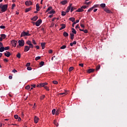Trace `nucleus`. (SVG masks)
I'll list each match as a JSON object with an SVG mask.
<instances>
[{
    "label": "nucleus",
    "mask_w": 127,
    "mask_h": 127,
    "mask_svg": "<svg viewBox=\"0 0 127 127\" xmlns=\"http://www.w3.org/2000/svg\"><path fill=\"white\" fill-rule=\"evenodd\" d=\"M46 43H42L41 44V45L42 46V49H44V48H45V45H46Z\"/></svg>",
    "instance_id": "obj_15"
},
{
    "label": "nucleus",
    "mask_w": 127,
    "mask_h": 127,
    "mask_svg": "<svg viewBox=\"0 0 127 127\" xmlns=\"http://www.w3.org/2000/svg\"><path fill=\"white\" fill-rule=\"evenodd\" d=\"M70 8H71V9H70V11H71V12H72V11H73L75 9V8L73 7H71Z\"/></svg>",
    "instance_id": "obj_54"
},
{
    "label": "nucleus",
    "mask_w": 127,
    "mask_h": 127,
    "mask_svg": "<svg viewBox=\"0 0 127 127\" xmlns=\"http://www.w3.org/2000/svg\"><path fill=\"white\" fill-rule=\"evenodd\" d=\"M4 62H8V60L6 59H4L3 60Z\"/></svg>",
    "instance_id": "obj_62"
},
{
    "label": "nucleus",
    "mask_w": 127,
    "mask_h": 127,
    "mask_svg": "<svg viewBox=\"0 0 127 127\" xmlns=\"http://www.w3.org/2000/svg\"><path fill=\"white\" fill-rule=\"evenodd\" d=\"M95 71L94 69H89L88 70L87 72L88 73H93Z\"/></svg>",
    "instance_id": "obj_17"
},
{
    "label": "nucleus",
    "mask_w": 127,
    "mask_h": 127,
    "mask_svg": "<svg viewBox=\"0 0 127 127\" xmlns=\"http://www.w3.org/2000/svg\"><path fill=\"white\" fill-rule=\"evenodd\" d=\"M41 30L43 31V32H44V33H45L44 28H42Z\"/></svg>",
    "instance_id": "obj_63"
},
{
    "label": "nucleus",
    "mask_w": 127,
    "mask_h": 127,
    "mask_svg": "<svg viewBox=\"0 0 127 127\" xmlns=\"http://www.w3.org/2000/svg\"><path fill=\"white\" fill-rule=\"evenodd\" d=\"M0 36L2 39H4L5 37H6V35H5L4 34H2L0 35Z\"/></svg>",
    "instance_id": "obj_23"
},
{
    "label": "nucleus",
    "mask_w": 127,
    "mask_h": 127,
    "mask_svg": "<svg viewBox=\"0 0 127 127\" xmlns=\"http://www.w3.org/2000/svg\"><path fill=\"white\" fill-rule=\"evenodd\" d=\"M37 19H38V16H35L34 17L31 18V20H32L33 21H36Z\"/></svg>",
    "instance_id": "obj_11"
},
{
    "label": "nucleus",
    "mask_w": 127,
    "mask_h": 127,
    "mask_svg": "<svg viewBox=\"0 0 127 127\" xmlns=\"http://www.w3.org/2000/svg\"><path fill=\"white\" fill-rule=\"evenodd\" d=\"M18 44L19 46H24V40H19L18 42Z\"/></svg>",
    "instance_id": "obj_3"
},
{
    "label": "nucleus",
    "mask_w": 127,
    "mask_h": 127,
    "mask_svg": "<svg viewBox=\"0 0 127 127\" xmlns=\"http://www.w3.org/2000/svg\"><path fill=\"white\" fill-rule=\"evenodd\" d=\"M53 84H55V85H57V84H58V81H56V80H54L53 81Z\"/></svg>",
    "instance_id": "obj_42"
},
{
    "label": "nucleus",
    "mask_w": 127,
    "mask_h": 127,
    "mask_svg": "<svg viewBox=\"0 0 127 127\" xmlns=\"http://www.w3.org/2000/svg\"><path fill=\"white\" fill-rule=\"evenodd\" d=\"M79 20H76V22H74L72 23V26L74 27V24H76V23H78V22H79Z\"/></svg>",
    "instance_id": "obj_34"
},
{
    "label": "nucleus",
    "mask_w": 127,
    "mask_h": 127,
    "mask_svg": "<svg viewBox=\"0 0 127 127\" xmlns=\"http://www.w3.org/2000/svg\"><path fill=\"white\" fill-rule=\"evenodd\" d=\"M61 3L63 4V5L66 4V3H68V1L67 0H63L61 2Z\"/></svg>",
    "instance_id": "obj_10"
},
{
    "label": "nucleus",
    "mask_w": 127,
    "mask_h": 127,
    "mask_svg": "<svg viewBox=\"0 0 127 127\" xmlns=\"http://www.w3.org/2000/svg\"><path fill=\"white\" fill-rule=\"evenodd\" d=\"M27 69L28 70V71H31V70H32V68L30 66H28Z\"/></svg>",
    "instance_id": "obj_40"
},
{
    "label": "nucleus",
    "mask_w": 127,
    "mask_h": 127,
    "mask_svg": "<svg viewBox=\"0 0 127 127\" xmlns=\"http://www.w3.org/2000/svg\"><path fill=\"white\" fill-rule=\"evenodd\" d=\"M25 89H26V90H29V89H30V86H29V85L26 86L25 87Z\"/></svg>",
    "instance_id": "obj_45"
},
{
    "label": "nucleus",
    "mask_w": 127,
    "mask_h": 127,
    "mask_svg": "<svg viewBox=\"0 0 127 127\" xmlns=\"http://www.w3.org/2000/svg\"><path fill=\"white\" fill-rule=\"evenodd\" d=\"M44 88H45L47 91H49V87L46 86V85H45Z\"/></svg>",
    "instance_id": "obj_51"
},
{
    "label": "nucleus",
    "mask_w": 127,
    "mask_h": 127,
    "mask_svg": "<svg viewBox=\"0 0 127 127\" xmlns=\"http://www.w3.org/2000/svg\"><path fill=\"white\" fill-rule=\"evenodd\" d=\"M64 36L65 37H67V36H69V34H68V33H67L66 32H64Z\"/></svg>",
    "instance_id": "obj_25"
},
{
    "label": "nucleus",
    "mask_w": 127,
    "mask_h": 127,
    "mask_svg": "<svg viewBox=\"0 0 127 127\" xmlns=\"http://www.w3.org/2000/svg\"><path fill=\"white\" fill-rule=\"evenodd\" d=\"M32 43L34 45H36L37 44V43H36V42H35V40H32Z\"/></svg>",
    "instance_id": "obj_44"
},
{
    "label": "nucleus",
    "mask_w": 127,
    "mask_h": 127,
    "mask_svg": "<svg viewBox=\"0 0 127 127\" xmlns=\"http://www.w3.org/2000/svg\"><path fill=\"white\" fill-rule=\"evenodd\" d=\"M40 66H43L44 65V62H41L40 63Z\"/></svg>",
    "instance_id": "obj_47"
},
{
    "label": "nucleus",
    "mask_w": 127,
    "mask_h": 127,
    "mask_svg": "<svg viewBox=\"0 0 127 127\" xmlns=\"http://www.w3.org/2000/svg\"><path fill=\"white\" fill-rule=\"evenodd\" d=\"M91 3H92L91 1H89L88 2H85V4H87V5L91 4Z\"/></svg>",
    "instance_id": "obj_50"
},
{
    "label": "nucleus",
    "mask_w": 127,
    "mask_h": 127,
    "mask_svg": "<svg viewBox=\"0 0 127 127\" xmlns=\"http://www.w3.org/2000/svg\"><path fill=\"white\" fill-rule=\"evenodd\" d=\"M52 9V6H50L48 7V8L47 9L46 12H48L50 10H51Z\"/></svg>",
    "instance_id": "obj_32"
},
{
    "label": "nucleus",
    "mask_w": 127,
    "mask_h": 127,
    "mask_svg": "<svg viewBox=\"0 0 127 127\" xmlns=\"http://www.w3.org/2000/svg\"><path fill=\"white\" fill-rule=\"evenodd\" d=\"M62 27L60 28V30H62V29H64V28H65L66 25L64 24H63L61 25Z\"/></svg>",
    "instance_id": "obj_14"
},
{
    "label": "nucleus",
    "mask_w": 127,
    "mask_h": 127,
    "mask_svg": "<svg viewBox=\"0 0 127 127\" xmlns=\"http://www.w3.org/2000/svg\"><path fill=\"white\" fill-rule=\"evenodd\" d=\"M34 121L35 124H37V123H38V121H39V118H38L37 116H35L34 118Z\"/></svg>",
    "instance_id": "obj_7"
},
{
    "label": "nucleus",
    "mask_w": 127,
    "mask_h": 127,
    "mask_svg": "<svg viewBox=\"0 0 127 127\" xmlns=\"http://www.w3.org/2000/svg\"><path fill=\"white\" fill-rule=\"evenodd\" d=\"M29 49H30V48H33V47H34V46H33V44H31V45H29Z\"/></svg>",
    "instance_id": "obj_37"
},
{
    "label": "nucleus",
    "mask_w": 127,
    "mask_h": 127,
    "mask_svg": "<svg viewBox=\"0 0 127 127\" xmlns=\"http://www.w3.org/2000/svg\"><path fill=\"white\" fill-rule=\"evenodd\" d=\"M16 57L18 58L19 59H20V57H21V55L20 53H18L17 55H16Z\"/></svg>",
    "instance_id": "obj_31"
},
{
    "label": "nucleus",
    "mask_w": 127,
    "mask_h": 127,
    "mask_svg": "<svg viewBox=\"0 0 127 127\" xmlns=\"http://www.w3.org/2000/svg\"><path fill=\"white\" fill-rule=\"evenodd\" d=\"M94 8H95V6H93L91 8H90L88 10V12H90V11H92V10H93V9H94Z\"/></svg>",
    "instance_id": "obj_29"
},
{
    "label": "nucleus",
    "mask_w": 127,
    "mask_h": 127,
    "mask_svg": "<svg viewBox=\"0 0 127 127\" xmlns=\"http://www.w3.org/2000/svg\"><path fill=\"white\" fill-rule=\"evenodd\" d=\"M82 11H84V9L81 7L80 8H78L77 10V12H82Z\"/></svg>",
    "instance_id": "obj_13"
},
{
    "label": "nucleus",
    "mask_w": 127,
    "mask_h": 127,
    "mask_svg": "<svg viewBox=\"0 0 127 127\" xmlns=\"http://www.w3.org/2000/svg\"><path fill=\"white\" fill-rule=\"evenodd\" d=\"M31 35L29 34V31L25 32L23 31L20 35L21 37H24V36H30Z\"/></svg>",
    "instance_id": "obj_2"
},
{
    "label": "nucleus",
    "mask_w": 127,
    "mask_h": 127,
    "mask_svg": "<svg viewBox=\"0 0 127 127\" xmlns=\"http://www.w3.org/2000/svg\"><path fill=\"white\" fill-rule=\"evenodd\" d=\"M70 9H71V8H70V7H67L66 12H69L70 11Z\"/></svg>",
    "instance_id": "obj_38"
},
{
    "label": "nucleus",
    "mask_w": 127,
    "mask_h": 127,
    "mask_svg": "<svg viewBox=\"0 0 127 127\" xmlns=\"http://www.w3.org/2000/svg\"><path fill=\"white\" fill-rule=\"evenodd\" d=\"M8 49H9V46L4 47V50H8Z\"/></svg>",
    "instance_id": "obj_43"
},
{
    "label": "nucleus",
    "mask_w": 127,
    "mask_h": 127,
    "mask_svg": "<svg viewBox=\"0 0 127 127\" xmlns=\"http://www.w3.org/2000/svg\"><path fill=\"white\" fill-rule=\"evenodd\" d=\"M67 12H65V11H62V15L63 16H65V15H66V13Z\"/></svg>",
    "instance_id": "obj_33"
},
{
    "label": "nucleus",
    "mask_w": 127,
    "mask_h": 127,
    "mask_svg": "<svg viewBox=\"0 0 127 127\" xmlns=\"http://www.w3.org/2000/svg\"><path fill=\"white\" fill-rule=\"evenodd\" d=\"M42 23V20L39 19L36 22L35 24L37 26H39V25H40V24H41Z\"/></svg>",
    "instance_id": "obj_5"
},
{
    "label": "nucleus",
    "mask_w": 127,
    "mask_h": 127,
    "mask_svg": "<svg viewBox=\"0 0 127 127\" xmlns=\"http://www.w3.org/2000/svg\"><path fill=\"white\" fill-rule=\"evenodd\" d=\"M75 28H76V29H77V28H80V26H79V24H77V25L75 26Z\"/></svg>",
    "instance_id": "obj_60"
},
{
    "label": "nucleus",
    "mask_w": 127,
    "mask_h": 127,
    "mask_svg": "<svg viewBox=\"0 0 127 127\" xmlns=\"http://www.w3.org/2000/svg\"><path fill=\"white\" fill-rule=\"evenodd\" d=\"M79 66L80 67H84V64H79Z\"/></svg>",
    "instance_id": "obj_59"
},
{
    "label": "nucleus",
    "mask_w": 127,
    "mask_h": 127,
    "mask_svg": "<svg viewBox=\"0 0 127 127\" xmlns=\"http://www.w3.org/2000/svg\"><path fill=\"white\" fill-rule=\"evenodd\" d=\"M59 112H60L59 110H57L56 112V115L57 116H58V115H59Z\"/></svg>",
    "instance_id": "obj_55"
},
{
    "label": "nucleus",
    "mask_w": 127,
    "mask_h": 127,
    "mask_svg": "<svg viewBox=\"0 0 127 127\" xmlns=\"http://www.w3.org/2000/svg\"><path fill=\"white\" fill-rule=\"evenodd\" d=\"M70 39L71 40H73V39H74V36H75V35L73 33H70Z\"/></svg>",
    "instance_id": "obj_19"
},
{
    "label": "nucleus",
    "mask_w": 127,
    "mask_h": 127,
    "mask_svg": "<svg viewBox=\"0 0 127 127\" xmlns=\"http://www.w3.org/2000/svg\"><path fill=\"white\" fill-rule=\"evenodd\" d=\"M47 85H48V83H47V82L40 83V87H45V86H46Z\"/></svg>",
    "instance_id": "obj_9"
},
{
    "label": "nucleus",
    "mask_w": 127,
    "mask_h": 127,
    "mask_svg": "<svg viewBox=\"0 0 127 127\" xmlns=\"http://www.w3.org/2000/svg\"><path fill=\"white\" fill-rule=\"evenodd\" d=\"M55 113H56V109H53L52 110V114L53 115H55Z\"/></svg>",
    "instance_id": "obj_39"
},
{
    "label": "nucleus",
    "mask_w": 127,
    "mask_h": 127,
    "mask_svg": "<svg viewBox=\"0 0 127 127\" xmlns=\"http://www.w3.org/2000/svg\"><path fill=\"white\" fill-rule=\"evenodd\" d=\"M25 4L27 6H29V5H32V2L30 0H27L25 1Z\"/></svg>",
    "instance_id": "obj_4"
},
{
    "label": "nucleus",
    "mask_w": 127,
    "mask_h": 127,
    "mask_svg": "<svg viewBox=\"0 0 127 127\" xmlns=\"http://www.w3.org/2000/svg\"><path fill=\"white\" fill-rule=\"evenodd\" d=\"M100 68H101V65H100V64H99L98 65H97L96 66V70L97 71H98V70H99L100 69Z\"/></svg>",
    "instance_id": "obj_36"
},
{
    "label": "nucleus",
    "mask_w": 127,
    "mask_h": 127,
    "mask_svg": "<svg viewBox=\"0 0 127 127\" xmlns=\"http://www.w3.org/2000/svg\"><path fill=\"white\" fill-rule=\"evenodd\" d=\"M81 8L82 9L84 8L85 9V8H87V6L86 5L82 6Z\"/></svg>",
    "instance_id": "obj_58"
},
{
    "label": "nucleus",
    "mask_w": 127,
    "mask_h": 127,
    "mask_svg": "<svg viewBox=\"0 0 127 127\" xmlns=\"http://www.w3.org/2000/svg\"><path fill=\"white\" fill-rule=\"evenodd\" d=\"M83 32H84V33H88V30H84Z\"/></svg>",
    "instance_id": "obj_61"
},
{
    "label": "nucleus",
    "mask_w": 127,
    "mask_h": 127,
    "mask_svg": "<svg viewBox=\"0 0 127 127\" xmlns=\"http://www.w3.org/2000/svg\"><path fill=\"white\" fill-rule=\"evenodd\" d=\"M72 43L73 45H76V44H77V42L76 41H74Z\"/></svg>",
    "instance_id": "obj_56"
},
{
    "label": "nucleus",
    "mask_w": 127,
    "mask_h": 127,
    "mask_svg": "<svg viewBox=\"0 0 127 127\" xmlns=\"http://www.w3.org/2000/svg\"><path fill=\"white\" fill-rule=\"evenodd\" d=\"M66 47V45H63L61 47V49H65Z\"/></svg>",
    "instance_id": "obj_41"
},
{
    "label": "nucleus",
    "mask_w": 127,
    "mask_h": 127,
    "mask_svg": "<svg viewBox=\"0 0 127 127\" xmlns=\"http://www.w3.org/2000/svg\"><path fill=\"white\" fill-rule=\"evenodd\" d=\"M41 58V57H37L35 58V60H36V61H37V60H39V59H40Z\"/></svg>",
    "instance_id": "obj_46"
},
{
    "label": "nucleus",
    "mask_w": 127,
    "mask_h": 127,
    "mask_svg": "<svg viewBox=\"0 0 127 127\" xmlns=\"http://www.w3.org/2000/svg\"><path fill=\"white\" fill-rule=\"evenodd\" d=\"M31 10V7L29 8H26L25 12H28V11H30Z\"/></svg>",
    "instance_id": "obj_22"
},
{
    "label": "nucleus",
    "mask_w": 127,
    "mask_h": 127,
    "mask_svg": "<svg viewBox=\"0 0 127 127\" xmlns=\"http://www.w3.org/2000/svg\"><path fill=\"white\" fill-rule=\"evenodd\" d=\"M74 69V67L71 66L68 68V71L71 72V71H73V69Z\"/></svg>",
    "instance_id": "obj_28"
},
{
    "label": "nucleus",
    "mask_w": 127,
    "mask_h": 127,
    "mask_svg": "<svg viewBox=\"0 0 127 127\" xmlns=\"http://www.w3.org/2000/svg\"><path fill=\"white\" fill-rule=\"evenodd\" d=\"M11 43L12 46H13L14 47H16V44H17V41L15 40H12L11 41Z\"/></svg>",
    "instance_id": "obj_6"
},
{
    "label": "nucleus",
    "mask_w": 127,
    "mask_h": 127,
    "mask_svg": "<svg viewBox=\"0 0 127 127\" xmlns=\"http://www.w3.org/2000/svg\"><path fill=\"white\" fill-rule=\"evenodd\" d=\"M0 28H1V29H4V28H5V26L3 25L0 26Z\"/></svg>",
    "instance_id": "obj_52"
},
{
    "label": "nucleus",
    "mask_w": 127,
    "mask_h": 127,
    "mask_svg": "<svg viewBox=\"0 0 127 127\" xmlns=\"http://www.w3.org/2000/svg\"><path fill=\"white\" fill-rule=\"evenodd\" d=\"M4 55L6 56V57H9L10 55H11V54L9 52L6 51V53H4Z\"/></svg>",
    "instance_id": "obj_8"
},
{
    "label": "nucleus",
    "mask_w": 127,
    "mask_h": 127,
    "mask_svg": "<svg viewBox=\"0 0 127 127\" xmlns=\"http://www.w3.org/2000/svg\"><path fill=\"white\" fill-rule=\"evenodd\" d=\"M52 52H53V51H52V50H50L49 51V53H50V54H52Z\"/></svg>",
    "instance_id": "obj_64"
},
{
    "label": "nucleus",
    "mask_w": 127,
    "mask_h": 127,
    "mask_svg": "<svg viewBox=\"0 0 127 127\" xmlns=\"http://www.w3.org/2000/svg\"><path fill=\"white\" fill-rule=\"evenodd\" d=\"M100 6L101 7H102V8H105L106 7V4L105 3H101L100 4Z\"/></svg>",
    "instance_id": "obj_24"
},
{
    "label": "nucleus",
    "mask_w": 127,
    "mask_h": 127,
    "mask_svg": "<svg viewBox=\"0 0 127 127\" xmlns=\"http://www.w3.org/2000/svg\"><path fill=\"white\" fill-rule=\"evenodd\" d=\"M71 30H72V33H73L74 34H77V32L76 31V30H75V29H74V28H71Z\"/></svg>",
    "instance_id": "obj_20"
},
{
    "label": "nucleus",
    "mask_w": 127,
    "mask_h": 127,
    "mask_svg": "<svg viewBox=\"0 0 127 127\" xmlns=\"http://www.w3.org/2000/svg\"><path fill=\"white\" fill-rule=\"evenodd\" d=\"M14 118L16 119V120H17V119H18V115H15L14 116Z\"/></svg>",
    "instance_id": "obj_49"
},
{
    "label": "nucleus",
    "mask_w": 127,
    "mask_h": 127,
    "mask_svg": "<svg viewBox=\"0 0 127 127\" xmlns=\"http://www.w3.org/2000/svg\"><path fill=\"white\" fill-rule=\"evenodd\" d=\"M54 124L55 126H56V127H58L59 126V125L58 124V123H57V121H56V120L54 121Z\"/></svg>",
    "instance_id": "obj_27"
},
{
    "label": "nucleus",
    "mask_w": 127,
    "mask_h": 127,
    "mask_svg": "<svg viewBox=\"0 0 127 127\" xmlns=\"http://www.w3.org/2000/svg\"><path fill=\"white\" fill-rule=\"evenodd\" d=\"M104 11H106V12H107V13H110L111 12V10H110L109 9L107 8H105L104 9Z\"/></svg>",
    "instance_id": "obj_18"
},
{
    "label": "nucleus",
    "mask_w": 127,
    "mask_h": 127,
    "mask_svg": "<svg viewBox=\"0 0 127 127\" xmlns=\"http://www.w3.org/2000/svg\"><path fill=\"white\" fill-rule=\"evenodd\" d=\"M4 51V47H0V52H3Z\"/></svg>",
    "instance_id": "obj_26"
},
{
    "label": "nucleus",
    "mask_w": 127,
    "mask_h": 127,
    "mask_svg": "<svg viewBox=\"0 0 127 127\" xmlns=\"http://www.w3.org/2000/svg\"><path fill=\"white\" fill-rule=\"evenodd\" d=\"M26 44L28 45H30L31 44H32L31 43V41L28 40L26 42Z\"/></svg>",
    "instance_id": "obj_35"
},
{
    "label": "nucleus",
    "mask_w": 127,
    "mask_h": 127,
    "mask_svg": "<svg viewBox=\"0 0 127 127\" xmlns=\"http://www.w3.org/2000/svg\"><path fill=\"white\" fill-rule=\"evenodd\" d=\"M56 11H55V10H51L50 12H49V13H50V14H52V13H53L54 14V13H56Z\"/></svg>",
    "instance_id": "obj_30"
},
{
    "label": "nucleus",
    "mask_w": 127,
    "mask_h": 127,
    "mask_svg": "<svg viewBox=\"0 0 127 127\" xmlns=\"http://www.w3.org/2000/svg\"><path fill=\"white\" fill-rule=\"evenodd\" d=\"M15 7V4H13L11 6V9H13Z\"/></svg>",
    "instance_id": "obj_53"
},
{
    "label": "nucleus",
    "mask_w": 127,
    "mask_h": 127,
    "mask_svg": "<svg viewBox=\"0 0 127 127\" xmlns=\"http://www.w3.org/2000/svg\"><path fill=\"white\" fill-rule=\"evenodd\" d=\"M44 98H45V95H43L41 96L40 100H43V99H44Z\"/></svg>",
    "instance_id": "obj_48"
},
{
    "label": "nucleus",
    "mask_w": 127,
    "mask_h": 127,
    "mask_svg": "<svg viewBox=\"0 0 127 127\" xmlns=\"http://www.w3.org/2000/svg\"><path fill=\"white\" fill-rule=\"evenodd\" d=\"M69 20H70V21H72V22H75V18L74 17H70L69 18Z\"/></svg>",
    "instance_id": "obj_21"
},
{
    "label": "nucleus",
    "mask_w": 127,
    "mask_h": 127,
    "mask_svg": "<svg viewBox=\"0 0 127 127\" xmlns=\"http://www.w3.org/2000/svg\"><path fill=\"white\" fill-rule=\"evenodd\" d=\"M36 10L37 11H39L40 9V7H39V3H37L36 5Z\"/></svg>",
    "instance_id": "obj_16"
},
{
    "label": "nucleus",
    "mask_w": 127,
    "mask_h": 127,
    "mask_svg": "<svg viewBox=\"0 0 127 127\" xmlns=\"http://www.w3.org/2000/svg\"><path fill=\"white\" fill-rule=\"evenodd\" d=\"M29 47L28 46H25L24 48V52H27L29 50Z\"/></svg>",
    "instance_id": "obj_12"
},
{
    "label": "nucleus",
    "mask_w": 127,
    "mask_h": 127,
    "mask_svg": "<svg viewBox=\"0 0 127 127\" xmlns=\"http://www.w3.org/2000/svg\"><path fill=\"white\" fill-rule=\"evenodd\" d=\"M8 6V4H2V3L0 4V8L1 9V11L0 13H2V12H5L6 10H7V7Z\"/></svg>",
    "instance_id": "obj_1"
},
{
    "label": "nucleus",
    "mask_w": 127,
    "mask_h": 127,
    "mask_svg": "<svg viewBox=\"0 0 127 127\" xmlns=\"http://www.w3.org/2000/svg\"><path fill=\"white\" fill-rule=\"evenodd\" d=\"M29 66H30V63H27L26 64V66L28 67Z\"/></svg>",
    "instance_id": "obj_57"
}]
</instances>
